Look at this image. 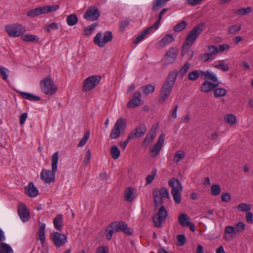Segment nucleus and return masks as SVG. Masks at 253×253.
Returning <instances> with one entry per match:
<instances>
[{
    "mask_svg": "<svg viewBox=\"0 0 253 253\" xmlns=\"http://www.w3.org/2000/svg\"><path fill=\"white\" fill-rule=\"evenodd\" d=\"M153 195L155 209L158 211L153 216V222L155 227L161 228L163 223L166 221L168 216V211L164 205V199H170V195L168 190L165 187H161L160 189L154 188L153 190Z\"/></svg>",
    "mask_w": 253,
    "mask_h": 253,
    "instance_id": "f257e3e1",
    "label": "nucleus"
},
{
    "mask_svg": "<svg viewBox=\"0 0 253 253\" xmlns=\"http://www.w3.org/2000/svg\"><path fill=\"white\" fill-rule=\"evenodd\" d=\"M178 72L174 70L170 71L164 84H163L159 94V102L164 104L171 93L173 86L176 81Z\"/></svg>",
    "mask_w": 253,
    "mask_h": 253,
    "instance_id": "f03ea898",
    "label": "nucleus"
},
{
    "mask_svg": "<svg viewBox=\"0 0 253 253\" xmlns=\"http://www.w3.org/2000/svg\"><path fill=\"white\" fill-rule=\"evenodd\" d=\"M58 153H54L51 156L52 170L42 169L40 174L41 179L46 183H50L54 181L55 173L57 169Z\"/></svg>",
    "mask_w": 253,
    "mask_h": 253,
    "instance_id": "7ed1b4c3",
    "label": "nucleus"
},
{
    "mask_svg": "<svg viewBox=\"0 0 253 253\" xmlns=\"http://www.w3.org/2000/svg\"><path fill=\"white\" fill-rule=\"evenodd\" d=\"M169 184L171 188V193L174 201L179 204L181 201L182 185L178 179L173 178L169 180Z\"/></svg>",
    "mask_w": 253,
    "mask_h": 253,
    "instance_id": "20e7f679",
    "label": "nucleus"
},
{
    "mask_svg": "<svg viewBox=\"0 0 253 253\" xmlns=\"http://www.w3.org/2000/svg\"><path fill=\"white\" fill-rule=\"evenodd\" d=\"M42 91L47 95H52L57 90V87L50 77L44 78L40 82Z\"/></svg>",
    "mask_w": 253,
    "mask_h": 253,
    "instance_id": "39448f33",
    "label": "nucleus"
},
{
    "mask_svg": "<svg viewBox=\"0 0 253 253\" xmlns=\"http://www.w3.org/2000/svg\"><path fill=\"white\" fill-rule=\"evenodd\" d=\"M205 28V23H201L195 26L188 34L185 42V45L186 46H191L197 37L204 31Z\"/></svg>",
    "mask_w": 253,
    "mask_h": 253,
    "instance_id": "423d86ee",
    "label": "nucleus"
},
{
    "mask_svg": "<svg viewBox=\"0 0 253 253\" xmlns=\"http://www.w3.org/2000/svg\"><path fill=\"white\" fill-rule=\"evenodd\" d=\"M126 127V119L120 118L117 120L112 130H111L110 136L112 139L119 138L122 134H123Z\"/></svg>",
    "mask_w": 253,
    "mask_h": 253,
    "instance_id": "0eeeda50",
    "label": "nucleus"
},
{
    "mask_svg": "<svg viewBox=\"0 0 253 253\" xmlns=\"http://www.w3.org/2000/svg\"><path fill=\"white\" fill-rule=\"evenodd\" d=\"M5 30L8 36L13 38L21 37L26 32L25 27L19 23L7 25Z\"/></svg>",
    "mask_w": 253,
    "mask_h": 253,
    "instance_id": "6e6552de",
    "label": "nucleus"
},
{
    "mask_svg": "<svg viewBox=\"0 0 253 253\" xmlns=\"http://www.w3.org/2000/svg\"><path fill=\"white\" fill-rule=\"evenodd\" d=\"M101 78L99 76L94 75L87 78L84 82L83 91H89L94 88L100 82Z\"/></svg>",
    "mask_w": 253,
    "mask_h": 253,
    "instance_id": "1a4fd4ad",
    "label": "nucleus"
},
{
    "mask_svg": "<svg viewBox=\"0 0 253 253\" xmlns=\"http://www.w3.org/2000/svg\"><path fill=\"white\" fill-rule=\"evenodd\" d=\"M102 34L101 33H98L94 38L93 42L94 43L100 47H103L105 44L113 39L112 32L106 31L104 33L103 40H101Z\"/></svg>",
    "mask_w": 253,
    "mask_h": 253,
    "instance_id": "9d476101",
    "label": "nucleus"
},
{
    "mask_svg": "<svg viewBox=\"0 0 253 253\" xmlns=\"http://www.w3.org/2000/svg\"><path fill=\"white\" fill-rule=\"evenodd\" d=\"M165 139V134L162 133L159 137L157 143L153 146L150 147V152L152 158L157 157L160 153L163 148Z\"/></svg>",
    "mask_w": 253,
    "mask_h": 253,
    "instance_id": "9b49d317",
    "label": "nucleus"
},
{
    "mask_svg": "<svg viewBox=\"0 0 253 253\" xmlns=\"http://www.w3.org/2000/svg\"><path fill=\"white\" fill-rule=\"evenodd\" d=\"M100 16V12L98 8L95 6H89L84 13V17L89 21H97Z\"/></svg>",
    "mask_w": 253,
    "mask_h": 253,
    "instance_id": "f8f14e48",
    "label": "nucleus"
},
{
    "mask_svg": "<svg viewBox=\"0 0 253 253\" xmlns=\"http://www.w3.org/2000/svg\"><path fill=\"white\" fill-rule=\"evenodd\" d=\"M51 240L56 247L63 246L67 242L66 236L57 232H53L51 235Z\"/></svg>",
    "mask_w": 253,
    "mask_h": 253,
    "instance_id": "ddd939ff",
    "label": "nucleus"
},
{
    "mask_svg": "<svg viewBox=\"0 0 253 253\" xmlns=\"http://www.w3.org/2000/svg\"><path fill=\"white\" fill-rule=\"evenodd\" d=\"M178 53V50L177 48H170L165 55L164 64L169 65L174 63L175 61Z\"/></svg>",
    "mask_w": 253,
    "mask_h": 253,
    "instance_id": "4468645a",
    "label": "nucleus"
},
{
    "mask_svg": "<svg viewBox=\"0 0 253 253\" xmlns=\"http://www.w3.org/2000/svg\"><path fill=\"white\" fill-rule=\"evenodd\" d=\"M18 212L20 218L23 222L28 220L30 216L29 212L24 205H19L18 208Z\"/></svg>",
    "mask_w": 253,
    "mask_h": 253,
    "instance_id": "2eb2a0df",
    "label": "nucleus"
},
{
    "mask_svg": "<svg viewBox=\"0 0 253 253\" xmlns=\"http://www.w3.org/2000/svg\"><path fill=\"white\" fill-rule=\"evenodd\" d=\"M158 128V126L157 125H153L149 131L148 134L146 135L144 140H143V143L149 145L152 143L156 137V132Z\"/></svg>",
    "mask_w": 253,
    "mask_h": 253,
    "instance_id": "dca6fc26",
    "label": "nucleus"
},
{
    "mask_svg": "<svg viewBox=\"0 0 253 253\" xmlns=\"http://www.w3.org/2000/svg\"><path fill=\"white\" fill-rule=\"evenodd\" d=\"M141 94L139 92H135L133 96L127 104V108H133L139 105L141 101Z\"/></svg>",
    "mask_w": 253,
    "mask_h": 253,
    "instance_id": "f3484780",
    "label": "nucleus"
},
{
    "mask_svg": "<svg viewBox=\"0 0 253 253\" xmlns=\"http://www.w3.org/2000/svg\"><path fill=\"white\" fill-rule=\"evenodd\" d=\"M116 225V222H113L110 224L106 228L105 235L108 240H110L112 239L113 234L118 232Z\"/></svg>",
    "mask_w": 253,
    "mask_h": 253,
    "instance_id": "a211bd4d",
    "label": "nucleus"
},
{
    "mask_svg": "<svg viewBox=\"0 0 253 253\" xmlns=\"http://www.w3.org/2000/svg\"><path fill=\"white\" fill-rule=\"evenodd\" d=\"M219 84H214L209 81L204 82L202 84L201 90L202 92L208 93L218 86Z\"/></svg>",
    "mask_w": 253,
    "mask_h": 253,
    "instance_id": "6ab92c4d",
    "label": "nucleus"
},
{
    "mask_svg": "<svg viewBox=\"0 0 253 253\" xmlns=\"http://www.w3.org/2000/svg\"><path fill=\"white\" fill-rule=\"evenodd\" d=\"M134 189L130 187H127L124 194V198L125 201L128 202H132L135 198Z\"/></svg>",
    "mask_w": 253,
    "mask_h": 253,
    "instance_id": "aec40b11",
    "label": "nucleus"
},
{
    "mask_svg": "<svg viewBox=\"0 0 253 253\" xmlns=\"http://www.w3.org/2000/svg\"><path fill=\"white\" fill-rule=\"evenodd\" d=\"M128 139H133L140 138L142 136V127L140 124L129 134Z\"/></svg>",
    "mask_w": 253,
    "mask_h": 253,
    "instance_id": "412c9836",
    "label": "nucleus"
},
{
    "mask_svg": "<svg viewBox=\"0 0 253 253\" xmlns=\"http://www.w3.org/2000/svg\"><path fill=\"white\" fill-rule=\"evenodd\" d=\"M26 193L31 197H35L38 194V190L34 185L32 182H30L28 185L25 188Z\"/></svg>",
    "mask_w": 253,
    "mask_h": 253,
    "instance_id": "4be33fe9",
    "label": "nucleus"
},
{
    "mask_svg": "<svg viewBox=\"0 0 253 253\" xmlns=\"http://www.w3.org/2000/svg\"><path fill=\"white\" fill-rule=\"evenodd\" d=\"M201 73V77L202 78L211 80L214 83L218 82V79L213 73H211L209 71H203L200 70Z\"/></svg>",
    "mask_w": 253,
    "mask_h": 253,
    "instance_id": "5701e85b",
    "label": "nucleus"
},
{
    "mask_svg": "<svg viewBox=\"0 0 253 253\" xmlns=\"http://www.w3.org/2000/svg\"><path fill=\"white\" fill-rule=\"evenodd\" d=\"M236 230L235 227L232 226H227L225 227L224 230V236L226 241H228L230 240V238L228 237L227 234H229L230 237L231 239L235 237L236 235Z\"/></svg>",
    "mask_w": 253,
    "mask_h": 253,
    "instance_id": "b1692460",
    "label": "nucleus"
},
{
    "mask_svg": "<svg viewBox=\"0 0 253 253\" xmlns=\"http://www.w3.org/2000/svg\"><path fill=\"white\" fill-rule=\"evenodd\" d=\"M116 228L118 231H122L127 235H131L130 229L127 227L126 224L123 221L116 222Z\"/></svg>",
    "mask_w": 253,
    "mask_h": 253,
    "instance_id": "393cba45",
    "label": "nucleus"
},
{
    "mask_svg": "<svg viewBox=\"0 0 253 253\" xmlns=\"http://www.w3.org/2000/svg\"><path fill=\"white\" fill-rule=\"evenodd\" d=\"M54 228L58 231H60L63 226V217L61 214H58L53 220Z\"/></svg>",
    "mask_w": 253,
    "mask_h": 253,
    "instance_id": "a878e982",
    "label": "nucleus"
},
{
    "mask_svg": "<svg viewBox=\"0 0 253 253\" xmlns=\"http://www.w3.org/2000/svg\"><path fill=\"white\" fill-rule=\"evenodd\" d=\"M21 37V39L24 42H37L39 41V37L35 35L23 34Z\"/></svg>",
    "mask_w": 253,
    "mask_h": 253,
    "instance_id": "bb28decb",
    "label": "nucleus"
},
{
    "mask_svg": "<svg viewBox=\"0 0 253 253\" xmlns=\"http://www.w3.org/2000/svg\"><path fill=\"white\" fill-rule=\"evenodd\" d=\"M45 224L43 223H40L39 230V239L42 244H44L45 240Z\"/></svg>",
    "mask_w": 253,
    "mask_h": 253,
    "instance_id": "cd10ccee",
    "label": "nucleus"
},
{
    "mask_svg": "<svg viewBox=\"0 0 253 253\" xmlns=\"http://www.w3.org/2000/svg\"><path fill=\"white\" fill-rule=\"evenodd\" d=\"M167 2V0H155L153 1L152 10L156 12L159 10Z\"/></svg>",
    "mask_w": 253,
    "mask_h": 253,
    "instance_id": "c85d7f7f",
    "label": "nucleus"
},
{
    "mask_svg": "<svg viewBox=\"0 0 253 253\" xmlns=\"http://www.w3.org/2000/svg\"><path fill=\"white\" fill-rule=\"evenodd\" d=\"M43 14H44L43 8L42 6L29 10L27 12V16L31 17H34Z\"/></svg>",
    "mask_w": 253,
    "mask_h": 253,
    "instance_id": "c756f323",
    "label": "nucleus"
},
{
    "mask_svg": "<svg viewBox=\"0 0 253 253\" xmlns=\"http://www.w3.org/2000/svg\"><path fill=\"white\" fill-rule=\"evenodd\" d=\"M174 40V38L171 35L168 34L163 37L160 42V46L164 47L171 43Z\"/></svg>",
    "mask_w": 253,
    "mask_h": 253,
    "instance_id": "7c9ffc66",
    "label": "nucleus"
},
{
    "mask_svg": "<svg viewBox=\"0 0 253 253\" xmlns=\"http://www.w3.org/2000/svg\"><path fill=\"white\" fill-rule=\"evenodd\" d=\"M20 94L22 97L30 101H38L41 99V98L39 96L35 95L30 93L21 92L20 93Z\"/></svg>",
    "mask_w": 253,
    "mask_h": 253,
    "instance_id": "2f4dec72",
    "label": "nucleus"
},
{
    "mask_svg": "<svg viewBox=\"0 0 253 253\" xmlns=\"http://www.w3.org/2000/svg\"><path fill=\"white\" fill-rule=\"evenodd\" d=\"M190 219L186 213H181L178 216V221L183 226L185 227L189 222H190Z\"/></svg>",
    "mask_w": 253,
    "mask_h": 253,
    "instance_id": "473e14b6",
    "label": "nucleus"
},
{
    "mask_svg": "<svg viewBox=\"0 0 253 253\" xmlns=\"http://www.w3.org/2000/svg\"><path fill=\"white\" fill-rule=\"evenodd\" d=\"M156 84L155 83L148 84L143 86V94L148 96L154 92Z\"/></svg>",
    "mask_w": 253,
    "mask_h": 253,
    "instance_id": "72a5a7b5",
    "label": "nucleus"
},
{
    "mask_svg": "<svg viewBox=\"0 0 253 253\" xmlns=\"http://www.w3.org/2000/svg\"><path fill=\"white\" fill-rule=\"evenodd\" d=\"M225 122L230 124L231 126L235 125L237 123L236 117L233 114H228L224 117Z\"/></svg>",
    "mask_w": 253,
    "mask_h": 253,
    "instance_id": "f704fd0d",
    "label": "nucleus"
},
{
    "mask_svg": "<svg viewBox=\"0 0 253 253\" xmlns=\"http://www.w3.org/2000/svg\"><path fill=\"white\" fill-rule=\"evenodd\" d=\"M67 23L69 26H74L76 25L78 21L77 16L75 14L69 15L67 18Z\"/></svg>",
    "mask_w": 253,
    "mask_h": 253,
    "instance_id": "c9c22d12",
    "label": "nucleus"
},
{
    "mask_svg": "<svg viewBox=\"0 0 253 253\" xmlns=\"http://www.w3.org/2000/svg\"><path fill=\"white\" fill-rule=\"evenodd\" d=\"M0 252L2 253H12L13 251L9 245L2 242L0 243Z\"/></svg>",
    "mask_w": 253,
    "mask_h": 253,
    "instance_id": "e433bc0d",
    "label": "nucleus"
},
{
    "mask_svg": "<svg viewBox=\"0 0 253 253\" xmlns=\"http://www.w3.org/2000/svg\"><path fill=\"white\" fill-rule=\"evenodd\" d=\"M110 153L113 159H117L120 156L121 151L117 146H113L110 150Z\"/></svg>",
    "mask_w": 253,
    "mask_h": 253,
    "instance_id": "4c0bfd02",
    "label": "nucleus"
},
{
    "mask_svg": "<svg viewBox=\"0 0 253 253\" xmlns=\"http://www.w3.org/2000/svg\"><path fill=\"white\" fill-rule=\"evenodd\" d=\"M226 90L223 88H215L214 90V96L215 98H219L226 95Z\"/></svg>",
    "mask_w": 253,
    "mask_h": 253,
    "instance_id": "58836bf2",
    "label": "nucleus"
},
{
    "mask_svg": "<svg viewBox=\"0 0 253 253\" xmlns=\"http://www.w3.org/2000/svg\"><path fill=\"white\" fill-rule=\"evenodd\" d=\"M44 14L56 11L59 8L58 5H50L42 6Z\"/></svg>",
    "mask_w": 253,
    "mask_h": 253,
    "instance_id": "ea45409f",
    "label": "nucleus"
},
{
    "mask_svg": "<svg viewBox=\"0 0 253 253\" xmlns=\"http://www.w3.org/2000/svg\"><path fill=\"white\" fill-rule=\"evenodd\" d=\"M252 10L251 7L249 6L246 8H242L234 11V13L236 15H245L250 13Z\"/></svg>",
    "mask_w": 253,
    "mask_h": 253,
    "instance_id": "a19ab883",
    "label": "nucleus"
},
{
    "mask_svg": "<svg viewBox=\"0 0 253 253\" xmlns=\"http://www.w3.org/2000/svg\"><path fill=\"white\" fill-rule=\"evenodd\" d=\"M97 26V23H94L91 24L90 25L86 27L84 30V34L87 36H89L91 35L92 32L95 29Z\"/></svg>",
    "mask_w": 253,
    "mask_h": 253,
    "instance_id": "79ce46f5",
    "label": "nucleus"
},
{
    "mask_svg": "<svg viewBox=\"0 0 253 253\" xmlns=\"http://www.w3.org/2000/svg\"><path fill=\"white\" fill-rule=\"evenodd\" d=\"M9 73V70L8 69L3 66H0V75L4 81L7 82L8 75Z\"/></svg>",
    "mask_w": 253,
    "mask_h": 253,
    "instance_id": "37998d69",
    "label": "nucleus"
},
{
    "mask_svg": "<svg viewBox=\"0 0 253 253\" xmlns=\"http://www.w3.org/2000/svg\"><path fill=\"white\" fill-rule=\"evenodd\" d=\"M187 25V24L186 21H181L175 26L173 30L176 32L182 31L186 28Z\"/></svg>",
    "mask_w": 253,
    "mask_h": 253,
    "instance_id": "c03bdc74",
    "label": "nucleus"
},
{
    "mask_svg": "<svg viewBox=\"0 0 253 253\" xmlns=\"http://www.w3.org/2000/svg\"><path fill=\"white\" fill-rule=\"evenodd\" d=\"M159 24L157 22H155L153 25L149 27L148 28L143 31V38L149 34L153 32L158 28Z\"/></svg>",
    "mask_w": 253,
    "mask_h": 253,
    "instance_id": "a18cd8bd",
    "label": "nucleus"
},
{
    "mask_svg": "<svg viewBox=\"0 0 253 253\" xmlns=\"http://www.w3.org/2000/svg\"><path fill=\"white\" fill-rule=\"evenodd\" d=\"M218 64H215L214 67L219 70L223 71H227L229 70V68L227 65H225L224 60L218 61Z\"/></svg>",
    "mask_w": 253,
    "mask_h": 253,
    "instance_id": "49530a36",
    "label": "nucleus"
},
{
    "mask_svg": "<svg viewBox=\"0 0 253 253\" xmlns=\"http://www.w3.org/2000/svg\"><path fill=\"white\" fill-rule=\"evenodd\" d=\"M89 136V131H86L83 137L81 139L79 143H78V147H81L84 146L86 144L87 140H88Z\"/></svg>",
    "mask_w": 253,
    "mask_h": 253,
    "instance_id": "de8ad7c7",
    "label": "nucleus"
},
{
    "mask_svg": "<svg viewBox=\"0 0 253 253\" xmlns=\"http://www.w3.org/2000/svg\"><path fill=\"white\" fill-rule=\"evenodd\" d=\"M221 192L220 187L217 184L213 185L211 188V193L213 196L218 195Z\"/></svg>",
    "mask_w": 253,
    "mask_h": 253,
    "instance_id": "09e8293b",
    "label": "nucleus"
},
{
    "mask_svg": "<svg viewBox=\"0 0 253 253\" xmlns=\"http://www.w3.org/2000/svg\"><path fill=\"white\" fill-rule=\"evenodd\" d=\"M185 156V154L182 151L176 152L173 157V161L177 163L180 162Z\"/></svg>",
    "mask_w": 253,
    "mask_h": 253,
    "instance_id": "8fccbe9b",
    "label": "nucleus"
},
{
    "mask_svg": "<svg viewBox=\"0 0 253 253\" xmlns=\"http://www.w3.org/2000/svg\"><path fill=\"white\" fill-rule=\"evenodd\" d=\"M238 209L241 211H249L251 209V206L246 203H241L238 207Z\"/></svg>",
    "mask_w": 253,
    "mask_h": 253,
    "instance_id": "3c124183",
    "label": "nucleus"
},
{
    "mask_svg": "<svg viewBox=\"0 0 253 253\" xmlns=\"http://www.w3.org/2000/svg\"><path fill=\"white\" fill-rule=\"evenodd\" d=\"M177 241L176 245L179 247H181L185 244L186 238L184 235L179 234L177 236Z\"/></svg>",
    "mask_w": 253,
    "mask_h": 253,
    "instance_id": "603ef678",
    "label": "nucleus"
},
{
    "mask_svg": "<svg viewBox=\"0 0 253 253\" xmlns=\"http://www.w3.org/2000/svg\"><path fill=\"white\" fill-rule=\"evenodd\" d=\"M200 75V71L195 70L188 74V78L191 81H194L197 79Z\"/></svg>",
    "mask_w": 253,
    "mask_h": 253,
    "instance_id": "864d4df0",
    "label": "nucleus"
},
{
    "mask_svg": "<svg viewBox=\"0 0 253 253\" xmlns=\"http://www.w3.org/2000/svg\"><path fill=\"white\" fill-rule=\"evenodd\" d=\"M241 26L240 24H236L228 28V33L233 34L241 30Z\"/></svg>",
    "mask_w": 253,
    "mask_h": 253,
    "instance_id": "5fc2aeb1",
    "label": "nucleus"
},
{
    "mask_svg": "<svg viewBox=\"0 0 253 253\" xmlns=\"http://www.w3.org/2000/svg\"><path fill=\"white\" fill-rule=\"evenodd\" d=\"M235 227L236 232H241L245 230V224L242 222H239L236 224Z\"/></svg>",
    "mask_w": 253,
    "mask_h": 253,
    "instance_id": "6e6d98bb",
    "label": "nucleus"
},
{
    "mask_svg": "<svg viewBox=\"0 0 253 253\" xmlns=\"http://www.w3.org/2000/svg\"><path fill=\"white\" fill-rule=\"evenodd\" d=\"M57 29H58V26L55 22L50 23L45 28L46 31L48 33H49L52 30H56Z\"/></svg>",
    "mask_w": 253,
    "mask_h": 253,
    "instance_id": "4d7b16f0",
    "label": "nucleus"
},
{
    "mask_svg": "<svg viewBox=\"0 0 253 253\" xmlns=\"http://www.w3.org/2000/svg\"><path fill=\"white\" fill-rule=\"evenodd\" d=\"M231 195L229 193H223L221 196V200L222 202L227 203L231 200Z\"/></svg>",
    "mask_w": 253,
    "mask_h": 253,
    "instance_id": "13d9d810",
    "label": "nucleus"
},
{
    "mask_svg": "<svg viewBox=\"0 0 253 253\" xmlns=\"http://www.w3.org/2000/svg\"><path fill=\"white\" fill-rule=\"evenodd\" d=\"M190 67V64L188 62L186 63L179 71V73L182 76L184 75L188 70Z\"/></svg>",
    "mask_w": 253,
    "mask_h": 253,
    "instance_id": "bf43d9fd",
    "label": "nucleus"
},
{
    "mask_svg": "<svg viewBox=\"0 0 253 253\" xmlns=\"http://www.w3.org/2000/svg\"><path fill=\"white\" fill-rule=\"evenodd\" d=\"M208 49L209 50V53L212 55L216 54L218 51V48L213 45H209Z\"/></svg>",
    "mask_w": 253,
    "mask_h": 253,
    "instance_id": "052dcab7",
    "label": "nucleus"
},
{
    "mask_svg": "<svg viewBox=\"0 0 253 253\" xmlns=\"http://www.w3.org/2000/svg\"><path fill=\"white\" fill-rule=\"evenodd\" d=\"M91 158V151L90 149H88L85 155V157L84 160V163L85 165L89 164Z\"/></svg>",
    "mask_w": 253,
    "mask_h": 253,
    "instance_id": "680f3d73",
    "label": "nucleus"
},
{
    "mask_svg": "<svg viewBox=\"0 0 253 253\" xmlns=\"http://www.w3.org/2000/svg\"><path fill=\"white\" fill-rule=\"evenodd\" d=\"M156 175V171H153L151 174L148 175L146 178V185H147L151 183L152 181L154 179Z\"/></svg>",
    "mask_w": 253,
    "mask_h": 253,
    "instance_id": "e2e57ef3",
    "label": "nucleus"
},
{
    "mask_svg": "<svg viewBox=\"0 0 253 253\" xmlns=\"http://www.w3.org/2000/svg\"><path fill=\"white\" fill-rule=\"evenodd\" d=\"M168 10V8H163L161 11L159 12L158 15V19L156 21L159 24H160L161 21L162 19L163 15Z\"/></svg>",
    "mask_w": 253,
    "mask_h": 253,
    "instance_id": "0e129e2a",
    "label": "nucleus"
},
{
    "mask_svg": "<svg viewBox=\"0 0 253 253\" xmlns=\"http://www.w3.org/2000/svg\"><path fill=\"white\" fill-rule=\"evenodd\" d=\"M129 24L128 20H125L122 21L120 25V29L122 32H124L126 27H127Z\"/></svg>",
    "mask_w": 253,
    "mask_h": 253,
    "instance_id": "69168bd1",
    "label": "nucleus"
},
{
    "mask_svg": "<svg viewBox=\"0 0 253 253\" xmlns=\"http://www.w3.org/2000/svg\"><path fill=\"white\" fill-rule=\"evenodd\" d=\"M109 249L107 247H99L96 250V253H108Z\"/></svg>",
    "mask_w": 253,
    "mask_h": 253,
    "instance_id": "338daca9",
    "label": "nucleus"
},
{
    "mask_svg": "<svg viewBox=\"0 0 253 253\" xmlns=\"http://www.w3.org/2000/svg\"><path fill=\"white\" fill-rule=\"evenodd\" d=\"M246 218L247 221L249 223H252L253 222V214L248 211L246 213Z\"/></svg>",
    "mask_w": 253,
    "mask_h": 253,
    "instance_id": "774afa93",
    "label": "nucleus"
}]
</instances>
